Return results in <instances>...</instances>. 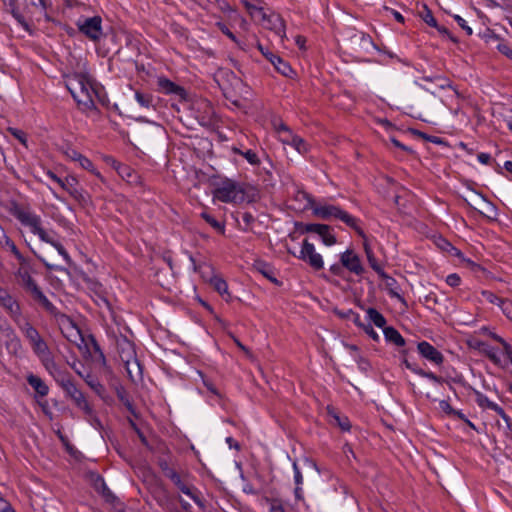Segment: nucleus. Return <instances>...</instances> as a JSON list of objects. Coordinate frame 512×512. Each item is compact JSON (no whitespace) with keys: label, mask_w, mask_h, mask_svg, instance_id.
I'll list each match as a JSON object with an SVG mask.
<instances>
[{"label":"nucleus","mask_w":512,"mask_h":512,"mask_svg":"<svg viewBox=\"0 0 512 512\" xmlns=\"http://www.w3.org/2000/svg\"><path fill=\"white\" fill-rule=\"evenodd\" d=\"M298 196L307 201L306 207L312 209V212L316 217L323 220H340L350 228L354 229L358 235L364 236V231L358 225V219L342 210L340 207L326 203H317L306 192H299Z\"/></svg>","instance_id":"nucleus-1"},{"label":"nucleus","mask_w":512,"mask_h":512,"mask_svg":"<svg viewBox=\"0 0 512 512\" xmlns=\"http://www.w3.org/2000/svg\"><path fill=\"white\" fill-rule=\"evenodd\" d=\"M65 84L74 100L82 109L92 110L95 107L94 95L96 92L92 79L88 75L83 73L68 75Z\"/></svg>","instance_id":"nucleus-2"},{"label":"nucleus","mask_w":512,"mask_h":512,"mask_svg":"<svg viewBox=\"0 0 512 512\" xmlns=\"http://www.w3.org/2000/svg\"><path fill=\"white\" fill-rule=\"evenodd\" d=\"M61 386L67 396H69L75 405L84 412L89 420L94 419L93 409L86 400L84 394L76 387L70 374L61 368L51 375Z\"/></svg>","instance_id":"nucleus-3"},{"label":"nucleus","mask_w":512,"mask_h":512,"mask_svg":"<svg viewBox=\"0 0 512 512\" xmlns=\"http://www.w3.org/2000/svg\"><path fill=\"white\" fill-rule=\"evenodd\" d=\"M213 196L224 203L238 204L249 200L245 187L230 179L218 183L213 191Z\"/></svg>","instance_id":"nucleus-4"},{"label":"nucleus","mask_w":512,"mask_h":512,"mask_svg":"<svg viewBox=\"0 0 512 512\" xmlns=\"http://www.w3.org/2000/svg\"><path fill=\"white\" fill-rule=\"evenodd\" d=\"M166 476L186 496L191 498L201 509H204V501L200 497L198 489L190 482L187 476H182L176 471L169 469Z\"/></svg>","instance_id":"nucleus-5"},{"label":"nucleus","mask_w":512,"mask_h":512,"mask_svg":"<svg viewBox=\"0 0 512 512\" xmlns=\"http://www.w3.org/2000/svg\"><path fill=\"white\" fill-rule=\"evenodd\" d=\"M288 252L309 265L315 271H319L324 267L322 255L316 251L314 244L310 243L307 239L303 240L298 254L290 249Z\"/></svg>","instance_id":"nucleus-6"},{"label":"nucleus","mask_w":512,"mask_h":512,"mask_svg":"<svg viewBox=\"0 0 512 512\" xmlns=\"http://www.w3.org/2000/svg\"><path fill=\"white\" fill-rule=\"evenodd\" d=\"M79 31L93 42H98L104 36L102 19L99 16L80 17L76 23Z\"/></svg>","instance_id":"nucleus-7"},{"label":"nucleus","mask_w":512,"mask_h":512,"mask_svg":"<svg viewBox=\"0 0 512 512\" xmlns=\"http://www.w3.org/2000/svg\"><path fill=\"white\" fill-rule=\"evenodd\" d=\"M16 276L18 278L19 283L32 294L34 299L38 300L46 307L50 306L49 300L46 298V296L42 293V291L39 289V287L32 279L29 268L26 265H21V267L17 271Z\"/></svg>","instance_id":"nucleus-8"},{"label":"nucleus","mask_w":512,"mask_h":512,"mask_svg":"<svg viewBox=\"0 0 512 512\" xmlns=\"http://www.w3.org/2000/svg\"><path fill=\"white\" fill-rule=\"evenodd\" d=\"M246 7L250 11L251 15H255L256 13L262 16L263 26L267 29H270L275 32L280 38L285 37V24L280 15L276 13H271L266 15L262 9H259L255 6L246 4Z\"/></svg>","instance_id":"nucleus-9"},{"label":"nucleus","mask_w":512,"mask_h":512,"mask_svg":"<svg viewBox=\"0 0 512 512\" xmlns=\"http://www.w3.org/2000/svg\"><path fill=\"white\" fill-rule=\"evenodd\" d=\"M31 347L50 375L60 369V367L55 363L52 353L42 337L34 342Z\"/></svg>","instance_id":"nucleus-10"},{"label":"nucleus","mask_w":512,"mask_h":512,"mask_svg":"<svg viewBox=\"0 0 512 512\" xmlns=\"http://www.w3.org/2000/svg\"><path fill=\"white\" fill-rule=\"evenodd\" d=\"M13 215L20 221V223L30 229L35 234L40 232L42 227V220L39 215L27 208L15 207Z\"/></svg>","instance_id":"nucleus-11"},{"label":"nucleus","mask_w":512,"mask_h":512,"mask_svg":"<svg viewBox=\"0 0 512 512\" xmlns=\"http://www.w3.org/2000/svg\"><path fill=\"white\" fill-rule=\"evenodd\" d=\"M340 262L342 266L350 273L360 276L364 273L365 269L362 264L360 256L353 249H346L340 254Z\"/></svg>","instance_id":"nucleus-12"},{"label":"nucleus","mask_w":512,"mask_h":512,"mask_svg":"<svg viewBox=\"0 0 512 512\" xmlns=\"http://www.w3.org/2000/svg\"><path fill=\"white\" fill-rule=\"evenodd\" d=\"M301 232L316 233L326 246H332L336 243L335 235L332 233L330 227L325 224H303L301 225Z\"/></svg>","instance_id":"nucleus-13"},{"label":"nucleus","mask_w":512,"mask_h":512,"mask_svg":"<svg viewBox=\"0 0 512 512\" xmlns=\"http://www.w3.org/2000/svg\"><path fill=\"white\" fill-rule=\"evenodd\" d=\"M417 350L424 359L435 365H441L444 361L442 353L427 341L419 342Z\"/></svg>","instance_id":"nucleus-14"},{"label":"nucleus","mask_w":512,"mask_h":512,"mask_svg":"<svg viewBox=\"0 0 512 512\" xmlns=\"http://www.w3.org/2000/svg\"><path fill=\"white\" fill-rule=\"evenodd\" d=\"M0 305L7 310L14 321L21 317L19 304L8 291L2 288H0Z\"/></svg>","instance_id":"nucleus-15"},{"label":"nucleus","mask_w":512,"mask_h":512,"mask_svg":"<svg viewBox=\"0 0 512 512\" xmlns=\"http://www.w3.org/2000/svg\"><path fill=\"white\" fill-rule=\"evenodd\" d=\"M158 86H159V89L161 90V92H163L165 94H174L181 99H184L186 97L185 90L181 86L175 84L174 82L170 81L167 78H164V77L159 78Z\"/></svg>","instance_id":"nucleus-16"},{"label":"nucleus","mask_w":512,"mask_h":512,"mask_svg":"<svg viewBox=\"0 0 512 512\" xmlns=\"http://www.w3.org/2000/svg\"><path fill=\"white\" fill-rule=\"evenodd\" d=\"M16 324L18 325V328L23 333V335L28 340L29 344L32 345L34 342H36L39 338H41L39 332L34 328L31 323L25 319H22L21 317L17 319Z\"/></svg>","instance_id":"nucleus-17"},{"label":"nucleus","mask_w":512,"mask_h":512,"mask_svg":"<svg viewBox=\"0 0 512 512\" xmlns=\"http://www.w3.org/2000/svg\"><path fill=\"white\" fill-rule=\"evenodd\" d=\"M27 382L29 385L36 391V393L41 396L45 397L49 392V387L45 384V382L34 374H29L27 376Z\"/></svg>","instance_id":"nucleus-18"},{"label":"nucleus","mask_w":512,"mask_h":512,"mask_svg":"<svg viewBox=\"0 0 512 512\" xmlns=\"http://www.w3.org/2000/svg\"><path fill=\"white\" fill-rule=\"evenodd\" d=\"M213 288L228 302L231 299V295L228 291V285L226 281L220 276H213L210 280Z\"/></svg>","instance_id":"nucleus-19"},{"label":"nucleus","mask_w":512,"mask_h":512,"mask_svg":"<svg viewBox=\"0 0 512 512\" xmlns=\"http://www.w3.org/2000/svg\"><path fill=\"white\" fill-rule=\"evenodd\" d=\"M403 364L405 365V367L407 369H409L410 371H412L413 373H415L421 377L427 378L435 383L441 382V378L438 377L436 374H434L433 372L424 371L423 369L419 368L417 365L410 363L407 359H404Z\"/></svg>","instance_id":"nucleus-20"},{"label":"nucleus","mask_w":512,"mask_h":512,"mask_svg":"<svg viewBox=\"0 0 512 512\" xmlns=\"http://www.w3.org/2000/svg\"><path fill=\"white\" fill-rule=\"evenodd\" d=\"M383 334L387 341L395 344L396 346L402 347L405 345V339L395 328L385 326Z\"/></svg>","instance_id":"nucleus-21"},{"label":"nucleus","mask_w":512,"mask_h":512,"mask_svg":"<svg viewBox=\"0 0 512 512\" xmlns=\"http://www.w3.org/2000/svg\"><path fill=\"white\" fill-rule=\"evenodd\" d=\"M2 332L6 335L8 338L6 342L7 348L16 353L18 350L21 349V342L19 338L15 335L14 331L10 327H5Z\"/></svg>","instance_id":"nucleus-22"},{"label":"nucleus","mask_w":512,"mask_h":512,"mask_svg":"<svg viewBox=\"0 0 512 512\" xmlns=\"http://www.w3.org/2000/svg\"><path fill=\"white\" fill-rule=\"evenodd\" d=\"M107 162L118 172V174L123 179H126L127 181H131L134 172L130 167L117 162L113 158H107Z\"/></svg>","instance_id":"nucleus-23"},{"label":"nucleus","mask_w":512,"mask_h":512,"mask_svg":"<svg viewBox=\"0 0 512 512\" xmlns=\"http://www.w3.org/2000/svg\"><path fill=\"white\" fill-rule=\"evenodd\" d=\"M271 64L274 66V68L281 73L282 75L289 77L293 73V70L291 66L284 61L280 56H271Z\"/></svg>","instance_id":"nucleus-24"},{"label":"nucleus","mask_w":512,"mask_h":512,"mask_svg":"<svg viewBox=\"0 0 512 512\" xmlns=\"http://www.w3.org/2000/svg\"><path fill=\"white\" fill-rule=\"evenodd\" d=\"M367 318L376 327L384 329L386 325V319L384 316L374 308H368L366 310Z\"/></svg>","instance_id":"nucleus-25"},{"label":"nucleus","mask_w":512,"mask_h":512,"mask_svg":"<svg viewBox=\"0 0 512 512\" xmlns=\"http://www.w3.org/2000/svg\"><path fill=\"white\" fill-rule=\"evenodd\" d=\"M366 257H367L369 265L379 275L380 278L387 280V281H393V278L388 276L386 274V272L383 270L382 266L378 263L374 253L369 254Z\"/></svg>","instance_id":"nucleus-26"},{"label":"nucleus","mask_w":512,"mask_h":512,"mask_svg":"<svg viewBox=\"0 0 512 512\" xmlns=\"http://www.w3.org/2000/svg\"><path fill=\"white\" fill-rule=\"evenodd\" d=\"M201 217L216 231H218L221 234L225 233V225L223 222L216 220L212 215L208 214L207 212H202Z\"/></svg>","instance_id":"nucleus-27"},{"label":"nucleus","mask_w":512,"mask_h":512,"mask_svg":"<svg viewBox=\"0 0 512 512\" xmlns=\"http://www.w3.org/2000/svg\"><path fill=\"white\" fill-rule=\"evenodd\" d=\"M468 204L476 210H481L484 205H490V203L480 194L473 193L470 200L466 199Z\"/></svg>","instance_id":"nucleus-28"},{"label":"nucleus","mask_w":512,"mask_h":512,"mask_svg":"<svg viewBox=\"0 0 512 512\" xmlns=\"http://www.w3.org/2000/svg\"><path fill=\"white\" fill-rule=\"evenodd\" d=\"M83 169L90 171L96 176H100V173L95 169L93 163L84 155L78 156V160L76 161Z\"/></svg>","instance_id":"nucleus-29"},{"label":"nucleus","mask_w":512,"mask_h":512,"mask_svg":"<svg viewBox=\"0 0 512 512\" xmlns=\"http://www.w3.org/2000/svg\"><path fill=\"white\" fill-rule=\"evenodd\" d=\"M64 190H66L70 195L75 194L76 195V187H77V181L73 177H67L63 179V182H61L60 185Z\"/></svg>","instance_id":"nucleus-30"},{"label":"nucleus","mask_w":512,"mask_h":512,"mask_svg":"<svg viewBox=\"0 0 512 512\" xmlns=\"http://www.w3.org/2000/svg\"><path fill=\"white\" fill-rule=\"evenodd\" d=\"M290 146L295 148V150H297L301 154H304V153H306L308 151V145L298 135L294 136L293 141L291 142Z\"/></svg>","instance_id":"nucleus-31"},{"label":"nucleus","mask_w":512,"mask_h":512,"mask_svg":"<svg viewBox=\"0 0 512 512\" xmlns=\"http://www.w3.org/2000/svg\"><path fill=\"white\" fill-rule=\"evenodd\" d=\"M5 247H7L21 263L25 262L23 255L20 253L15 243L7 236H5Z\"/></svg>","instance_id":"nucleus-32"},{"label":"nucleus","mask_w":512,"mask_h":512,"mask_svg":"<svg viewBox=\"0 0 512 512\" xmlns=\"http://www.w3.org/2000/svg\"><path fill=\"white\" fill-rule=\"evenodd\" d=\"M135 99L142 107L149 108L152 104V97L149 94H143L139 91L135 92Z\"/></svg>","instance_id":"nucleus-33"},{"label":"nucleus","mask_w":512,"mask_h":512,"mask_svg":"<svg viewBox=\"0 0 512 512\" xmlns=\"http://www.w3.org/2000/svg\"><path fill=\"white\" fill-rule=\"evenodd\" d=\"M480 294H481L482 298L485 301H487V302H489L491 304H495V305H501L502 304L501 298H499L497 295H495L491 291L482 290Z\"/></svg>","instance_id":"nucleus-34"},{"label":"nucleus","mask_w":512,"mask_h":512,"mask_svg":"<svg viewBox=\"0 0 512 512\" xmlns=\"http://www.w3.org/2000/svg\"><path fill=\"white\" fill-rule=\"evenodd\" d=\"M66 337L69 341L74 343H77V339H82L79 329L73 323H69Z\"/></svg>","instance_id":"nucleus-35"},{"label":"nucleus","mask_w":512,"mask_h":512,"mask_svg":"<svg viewBox=\"0 0 512 512\" xmlns=\"http://www.w3.org/2000/svg\"><path fill=\"white\" fill-rule=\"evenodd\" d=\"M94 486H95L96 490L101 491L103 493V495H105V496L110 495V491L106 487V484H105L103 478H101L98 475L96 476Z\"/></svg>","instance_id":"nucleus-36"},{"label":"nucleus","mask_w":512,"mask_h":512,"mask_svg":"<svg viewBox=\"0 0 512 512\" xmlns=\"http://www.w3.org/2000/svg\"><path fill=\"white\" fill-rule=\"evenodd\" d=\"M294 136L295 134H293V132L290 129L278 134L279 140L285 145H290L291 142L293 141Z\"/></svg>","instance_id":"nucleus-37"},{"label":"nucleus","mask_w":512,"mask_h":512,"mask_svg":"<svg viewBox=\"0 0 512 512\" xmlns=\"http://www.w3.org/2000/svg\"><path fill=\"white\" fill-rule=\"evenodd\" d=\"M438 409L444 413L445 415H448L450 416L453 412H454V409L451 407V405L449 404L448 401L446 400H440L439 403H438Z\"/></svg>","instance_id":"nucleus-38"},{"label":"nucleus","mask_w":512,"mask_h":512,"mask_svg":"<svg viewBox=\"0 0 512 512\" xmlns=\"http://www.w3.org/2000/svg\"><path fill=\"white\" fill-rule=\"evenodd\" d=\"M441 243H442V245H440V246H441V248L443 250H446L451 255H455V256H458V257L461 256V252L457 248L453 247L449 242H447V241L442 239Z\"/></svg>","instance_id":"nucleus-39"},{"label":"nucleus","mask_w":512,"mask_h":512,"mask_svg":"<svg viewBox=\"0 0 512 512\" xmlns=\"http://www.w3.org/2000/svg\"><path fill=\"white\" fill-rule=\"evenodd\" d=\"M497 50L508 58H512V49L506 42H500L497 45Z\"/></svg>","instance_id":"nucleus-40"},{"label":"nucleus","mask_w":512,"mask_h":512,"mask_svg":"<svg viewBox=\"0 0 512 512\" xmlns=\"http://www.w3.org/2000/svg\"><path fill=\"white\" fill-rule=\"evenodd\" d=\"M242 155L244 158L252 165L259 164V158L257 154L252 150H247L246 152H243Z\"/></svg>","instance_id":"nucleus-41"},{"label":"nucleus","mask_w":512,"mask_h":512,"mask_svg":"<svg viewBox=\"0 0 512 512\" xmlns=\"http://www.w3.org/2000/svg\"><path fill=\"white\" fill-rule=\"evenodd\" d=\"M49 215L52 219H54L57 223L64 225L66 220L65 218L59 213L58 209L54 206L51 207V210L49 211Z\"/></svg>","instance_id":"nucleus-42"},{"label":"nucleus","mask_w":512,"mask_h":512,"mask_svg":"<svg viewBox=\"0 0 512 512\" xmlns=\"http://www.w3.org/2000/svg\"><path fill=\"white\" fill-rule=\"evenodd\" d=\"M454 19L456 20V22L458 23V25L463 29L465 30V32L467 33V35H472L473 34V30L470 26L467 25V22L459 15H454Z\"/></svg>","instance_id":"nucleus-43"},{"label":"nucleus","mask_w":512,"mask_h":512,"mask_svg":"<svg viewBox=\"0 0 512 512\" xmlns=\"http://www.w3.org/2000/svg\"><path fill=\"white\" fill-rule=\"evenodd\" d=\"M501 305H498L504 314H506L509 318H512L511 312H512V303L506 299L501 298Z\"/></svg>","instance_id":"nucleus-44"},{"label":"nucleus","mask_w":512,"mask_h":512,"mask_svg":"<svg viewBox=\"0 0 512 512\" xmlns=\"http://www.w3.org/2000/svg\"><path fill=\"white\" fill-rule=\"evenodd\" d=\"M488 407L492 410H494L502 419L503 421L508 420V415L505 413V411L496 403L490 402L488 404Z\"/></svg>","instance_id":"nucleus-45"},{"label":"nucleus","mask_w":512,"mask_h":512,"mask_svg":"<svg viewBox=\"0 0 512 512\" xmlns=\"http://www.w3.org/2000/svg\"><path fill=\"white\" fill-rule=\"evenodd\" d=\"M294 481L296 486H302L303 476L296 462L293 463Z\"/></svg>","instance_id":"nucleus-46"},{"label":"nucleus","mask_w":512,"mask_h":512,"mask_svg":"<svg viewBox=\"0 0 512 512\" xmlns=\"http://www.w3.org/2000/svg\"><path fill=\"white\" fill-rule=\"evenodd\" d=\"M460 282H461V278L459 277L458 274L456 273H453V274H449L447 277H446V283L451 286V287H456L458 285H460Z\"/></svg>","instance_id":"nucleus-47"},{"label":"nucleus","mask_w":512,"mask_h":512,"mask_svg":"<svg viewBox=\"0 0 512 512\" xmlns=\"http://www.w3.org/2000/svg\"><path fill=\"white\" fill-rule=\"evenodd\" d=\"M269 512H286V511L280 501L271 500L269 502Z\"/></svg>","instance_id":"nucleus-48"},{"label":"nucleus","mask_w":512,"mask_h":512,"mask_svg":"<svg viewBox=\"0 0 512 512\" xmlns=\"http://www.w3.org/2000/svg\"><path fill=\"white\" fill-rule=\"evenodd\" d=\"M218 28L225 34L228 38H230L233 42L237 43L236 36L228 29V27L223 23H217Z\"/></svg>","instance_id":"nucleus-49"},{"label":"nucleus","mask_w":512,"mask_h":512,"mask_svg":"<svg viewBox=\"0 0 512 512\" xmlns=\"http://www.w3.org/2000/svg\"><path fill=\"white\" fill-rule=\"evenodd\" d=\"M344 266H342V263H335V264H332L330 267H329V271L335 275V276H342L343 274V271H344Z\"/></svg>","instance_id":"nucleus-50"},{"label":"nucleus","mask_w":512,"mask_h":512,"mask_svg":"<svg viewBox=\"0 0 512 512\" xmlns=\"http://www.w3.org/2000/svg\"><path fill=\"white\" fill-rule=\"evenodd\" d=\"M332 417L334 418V420L337 422V424L341 427L342 430H349L350 429V424H349V421L347 419H341L338 415L336 414H333Z\"/></svg>","instance_id":"nucleus-51"},{"label":"nucleus","mask_w":512,"mask_h":512,"mask_svg":"<svg viewBox=\"0 0 512 512\" xmlns=\"http://www.w3.org/2000/svg\"><path fill=\"white\" fill-rule=\"evenodd\" d=\"M51 245L58 251V253L61 256H63L64 259H66V260L69 259V255L62 244H60L59 242L56 241V242H51Z\"/></svg>","instance_id":"nucleus-52"},{"label":"nucleus","mask_w":512,"mask_h":512,"mask_svg":"<svg viewBox=\"0 0 512 512\" xmlns=\"http://www.w3.org/2000/svg\"><path fill=\"white\" fill-rule=\"evenodd\" d=\"M363 330L371 337L374 341H379V334L371 327L370 324L363 326Z\"/></svg>","instance_id":"nucleus-53"},{"label":"nucleus","mask_w":512,"mask_h":512,"mask_svg":"<svg viewBox=\"0 0 512 512\" xmlns=\"http://www.w3.org/2000/svg\"><path fill=\"white\" fill-rule=\"evenodd\" d=\"M12 509H13V507L0 493V512H9Z\"/></svg>","instance_id":"nucleus-54"},{"label":"nucleus","mask_w":512,"mask_h":512,"mask_svg":"<svg viewBox=\"0 0 512 512\" xmlns=\"http://www.w3.org/2000/svg\"><path fill=\"white\" fill-rule=\"evenodd\" d=\"M273 126L277 134H280L282 132H285V130H288L289 127L286 126L281 120H274Z\"/></svg>","instance_id":"nucleus-55"},{"label":"nucleus","mask_w":512,"mask_h":512,"mask_svg":"<svg viewBox=\"0 0 512 512\" xmlns=\"http://www.w3.org/2000/svg\"><path fill=\"white\" fill-rule=\"evenodd\" d=\"M259 51L262 53V55L269 61L271 62V59L272 57L271 56H276V54H274L272 51H270L268 48H265L263 47L261 44H258L257 45Z\"/></svg>","instance_id":"nucleus-56"},{"label":"nucleus","mask_w":512,"mask_h":512,"mask_svg":"<svg viewBox=\"0 0 512 512\" xmlns=\"http://www.w3.org/2000/svg\"><path fill=\"white\" fill-rule=\"evenodd\" d=\"M35 235H37L40 238V240L43 242H46L49 244H51V242H55L48 236V234L42 227L40 228V232H36Z\"/></svg>","instance_id":"nucleus-57"},{"label":"nucleus","mask_w":512,"mask_h":512,"mask_svg":"<svg viewBox=\"0 0 512 512\" xmlns=\"http://www.w3.org/2000/svg\"><path fill=\"white\" fill-rule=\"evenodd\" d=\"M71 196L79 202H86V194L78 187H76V195L71 194Z\"/></svg>","instance_id":"nucleus-58"},{"label":"nucleus","mask_w":512,"mask_h":512,"mask_svg":"<svg viewBox=\"0 0 512 512\" xmlns=\"http://www.w3.org/2000/svg\"><path fill=\"white\" fill-rule=\"evenodd\" d=\"M424 21L431 27H436L437 26V22H436V19L433 17V15L431 14V12L428 10L427 11V14L425 15L424 17Z\"/></svg>","instance_id":"nucleus-59"},{"label":"nucleus","mask_w":512,"mask_h":512,"mask_svg":"<svg viewBox=\"0 0 512 512\" xmlns=\"http://www.w3.org/2000/svg\"><path fill=\"white\" fill-rule=\"evenodd\" d=\"M242 220L246 227H249L254 222V216L251 213L245 212L242 214Z\"/></svg>","instance_id":"nucleus-60"},{"label":"nucleus","mask_w":512,"mask_h":512,"mask_svg":"<svg viewBox=\"0 0 512 512\" xmlns=\"http://www.w3.org/2000/svg\"><path fill=\"white\" fill-rule=\"evenodd\" d=\"M487 355L495 364L500 363V358L498 356V353L494 349L488 350Z\"/></svg>","instance_id":"nucleus-61"},{"label":"nucleus","mask_w":512,"mask_h":512,"mask_svg":"<svg viewBox=\"0 0 512 512\" xmlns=\"http://www.w3.org/2000/svg\"><path fill=\"white\" fill-rule=\"evenodd\" d=\"M491 160V156L488 153H480L478 154V161L482 164L487 165Z\"/></svg>","instance_id":"nucleus-62"},{"label":"nucleus","mask_w":512,"mask_h":512,"mask_svg":"<svg viewBox=\"0 0 512 512\" xmlns=\"http://www.w3.org/2000/svg\"><path fill=\"white\" fill-rule=\"evenodd\" d=\"M361 237L364 239V242H363L364 252H365L366 256H368L369 254L373 253V250H372L368 240L366 239V236L364 235Z\"/></svg>","instance_id":"nucleus-63"},{"label":"nucleus","mask_w":512,"mask_h":512,"mask_svg":"<svg viewBox=\"0 0 512 512\" xmlns=\"http://www.w3.org/2000/svg\"><path fill=\"white\" fill-rule=\"evenodd\" d=\"M504 352L509 361L512 363V347L508 343H504Z\"/></svg>","instance_id":"nucleus-64"}]
</instances>
